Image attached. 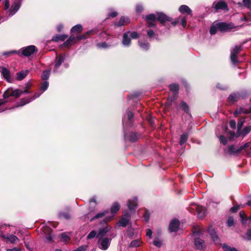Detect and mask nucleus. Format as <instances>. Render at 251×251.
I'll list each match as a JSON object with an SVG mask.
<instances>
[{"instance_id":"nucleus-20","label":"nucleus","mask_w":251,"mask_h":251,"mask_svg":"<svg viewBox=\"0 0 251 251\" xmlns=\"http://www.w3.org/2000/svg\"><path fill=\"white\" fill-rule=\"evenodd\" d=\"M245 123V119L244 118L240 119L237 124V131L236 137H239L241 135V128Z\"/></svg>"},{"instance_id":"nucleus-21","label":"nucleus","mask_w":251,"mask_h":251,"mask_svg":"<svg viewBox=\"0 0 251 251\" xmlns=\"http://www.w3.org/2000/svg\"><path fill=\"white\" fill-rule=\"evenodd\" d=\"M195 245L198 249L201 250L203 248L204 241L199 238L195 239Z\"/></svg>"},{"instance_id":"nucleus-11","label":"nucleus","mask_w":251,"mask_h":251,"mask_svg":"<svg viewBox=\"0 0 251 251\" xmlns=\"http://www.w3.org/2000/svg\"><path fill=\"white\" fill-rule=\"evenodd\" d=\"M42 231L46 235L47 240L49 242H51L52 241V237L50 235L52 231L51 228L49 226H44L42 228Z\"/></svg>"},{"instance_id":"nucleus-22","label":"nucleus","mask_w":251,"mask_h":251,"mask_svg":"<svg viewBox=\"0 0 251 251\" xmlns=\"http://www.w3.org/2000/svg\"><path fill=\"white\" fill-rule=\"evenodd\" d=\"M28 73L27 70L22 71L17 74V79L18 80H22L25 78Z\"/></svg>"},{"instance_id":"nucleus-31","label":"nucleus","mask_w":251,"mask_h":251,"mask_svg":"<svg viewBox=\"0 0 251 251\" xmlns=\"http://www.w3.org/2000/svg\"><path fill=\"white\" fill-rule=\"evenodd\" d=\"M120 205L117 202H114L111 207V212L113 214L116 213L120 209Z\"/></svg>"},{"instance_id":"nucleus-17","label":"nucleus","mask_w":251,"mask_h":251,"mask_svg":"<svg viewBox=\"0 0 251 251\" xmlns=\"http://www.w3.org/2000/svg\"><path fill=\"white\" fill-rule=\"evenodd\" d=\"M208 232L210 234L213 240L216 243H218L219 242V238L212 226L209 227Z\"/></svg>"},{"instance_id":"nucleus-3","label":"nucleus","mask_w":251,"mask_h":251,"mask_svg":"<svg viewBox=\"0 0 251 251\" xmlns=\"http://www.w3.org/2000/svg\"><path fill=\"white\" fill-rule=\"evenodd\" d=\"M213 7L215 9L216 12L219 10H228L227 4L224 1L221 0L218 2L215 1L213 4Z\"/></svg>"},{"instance_id":"nucleus-9","label":"nucleus","mask_w":251,"mask_h":251,"mask_svg":"<svg viewBox=\"0 0 251 251\" xmlns=\"http://www.w3.org/2000/svg\"><path fill=\"white\" fill-rule=\"evenodd\" d=\"M157 20L159 21L162 24H164L165 22L171 21L172 19L167 16L165 14L162 13H158L156 15Z\"/></svg>"},{"instance_id":"nucleus-16","label":"nucleus","mask_w":251,"mask_h":251,"mask_svg":"<svg viewBox=\"0 0 251 251\" xmlns=\"http://www.w3.org/2000/svg\"><path fill=\"white\" fill-rule=\"evenodd\" d=\"M1 73L3 77L8 81L10 82L11 76L9 71L6 68H2Z\"/></svg>"},{"instance_id":"nucleus-32","label":"nucleus","mask_w":251,"mask_h":251,"mask_svg":"<svg viewBox=\"0 0 251 251\" xmlns=\"http://www.w3.org/2000/svg\"><path fill=\"white\" fill-rule=\"evenodd\" d=\"M68 36L66 35H56L52 38V40L55 42H58L59 41H64L66 39H67Z\"/></svg>"},{"instance_id":"nucleus-15","label":"nucleus","mask_w":251,"mask_h":251,"mask_svg":"<svg viewBox=\"0 0 251 251\" xmlns=\"http://www.w3.org/2000/svg\"><path fill=\"white\" fill-rule=\"evenodd\" d=\"M129 221V216L128 213L124 215L119 221L120 226L123 227L126 226Z\"/></svg>"},{"instance_id":"nucleus-10","label":"nucleus","mask_w":251,"mask_h":251,"mask_svg":"<svg viewBox=\"0 0 251 251\" xmlns=\"http://www.w3.org/2000/svg\"><path fill=\"white\" fill-rule=\"evenodd\" d=\"M179 226V222L178 220L174 219L171 221L170 226L169 229L171 232L176 231Z\"/></svg>"},{"instance_id":"nucleus-59","label":"nucleus","mask_w":251,"mask_h":251,"mask_svg":"<svg viewBox=\"0 0 251 251\" xmlns=\"http://www.w3.org/2000/svg\"><path fill=\"white\" fill-rule=\"evenodd\" d=\"M220 140L222 143L224 145H226L227 144V140L226 138L223 135H221L219 137Z\"/></svg>"},{"instance_id":"nucleus-54","label":"nucleus","mask_w":251,"mask_h":251,"mask_svg":"<svg viewBox=\"0 0 251 251\" xmlns=\"http://www.w3.org/2000/svg\"><path fill=\"white\" fill-rule=\"evenodd\" d=\"M243 1L246 7L249 8L251 7V0H243Z\"/></svg>"},{"instance_id":"nucleus-62","label":"nucleus","mask_w":251,"mask_h":251,"mask_svg":"<svg viewBox=\"0 0 251 251\" xmlns=\"http://www.w3.org/2000/svg\"><path fill=\"white\" fill-rule=\"evenodd\" d=\"M236 122L234 120H231L229 122V126L231 128L234 129L236 127Z\"/></svg>"},{"instance_id":"nucleus-60","label":"nucleus","mask_w":251,"mask_h":251,"mask_svg":"<svg viewBox=\"0 0 251 251\" xmlns=\"http://www.w3.org/2000/svg\"><path fill=\"white\" fill-rule=\"evenodd\" d=\"M153 245L157 247H160L161 246V242L158 239L154 240L153 241Z\"/></svg>"},{"instance_id":"nucleus-48","label":"nucleus","mask_w":251,"mask_h":251,"mask_svg":"<svg viewBox=\"0 0 251 251\" xmlns=\"http://www.w3.org/2000/svg\"><path fill=\"white\" fill-rule=\"evenodd\" d=\"M181 107L185 112L188 113L189 112V107L186 103L182 102L181 104Z\"/></svg>"},{"instance_id":"nucleus-55","label":"nucleus","mask_w":251,"mask_h":251,"mask_svg":"<svg viewBox=\"0 0 251 251\" xmlns=\"http://www.w3.org/2000/svg\"><path fill=\"white\" fill-rule=\"evenodd\" d=\"M130 34V37L133 38V39H137L138 38H139V36L138 35V34L136 32H129Z\"/></svg>"},{"instance_id":"nucleus-53","label":"nucleus","mask_w":251,"mask_h":251,"mask_svg":"<svg viewBox=\"0 0 251 251\" xmlns=\"http://www.w3.org/2000/svg\"><path fill=\"white\" fill-rule=\"evenodd\" d=\"M227 225L228 226H231L234 225V220L232 217H229L227 221Z\"/></svg>"},{"instance_id":"nucleus-58","label":"nucleus","mask_w":251,"mask_h":251,"mask_svg":"<svg viewBox=\"0 0 251 251\" xmlns=\"http://www.w3.org/2000/svg\"><path fill=\"white\" fill-rule=\"evenodd\" d=\"M130 140L132 142H135L137 140L136 135L134 133H131L130 134Z\"/></svg>"},{"instance_id":"nucleus-38","label":"nucleus","mask_w":251,"mask_h":251,"mask_svg":"<svg viewBox=\"0 0 251 251\" xmlns=\"http://www.w3.org/2000/svg\"><path fill=\"white\" fill-rule=\"evenodd\" d=\"M188 139V135L186 134H183L181 135L180 139V144L183 145L184 144Z\"/></svg>"},{"instance_id":"nucleus-8","label":"nucleus","mask_w":251,"mask_h":251,"mask_svg":"<svg viewBox=\"0 0 251 251\" xmlns=\"http://www.w3.org/2000/svg\"><path fill=\"white\" fill-rule=\"evenodd\" d=\"M10 232V226L5 224L0 225V237L2 238L6 237L7 234Z\"/></svg>"},{"instance_id":"nucleus-19","label":"nucleus","mask_w":251,"mask_h":251,"mask_svg":"<svg viewBox=\"0 0 251 251\" xmlns=\"http://www.w3.org/2000/svg\"><path fill=\"white\" fill-rule=\"evenodd\" d=\"M129 23V20L127 17H121L119 21L116 24L117 26H120L127 25Z\"/></svg>"},{"instance_id":"nucleus-5","label":"nucleus","mask_w":251,"mask_h":251,"mask_svg":"<svg viewBox=\"0 0 251 251\" xmlns=\"http://www.w3.org/2000/svg\"><path fill=\"white\" fill-rule=\"evenodd\" d=\"M37 49L35 46L31 45L23 49L22 54L25 56H29L32 54Z\"/></svg>"},{"instance_id":"nucleus-41","label":"nucleus","mask_w":251,"mask_h":251,"mask_svg":"<svg viewBox=\"0 0 251 251\" xmlns=\"http://www.w3.org/2000/svg\"><path fill=\"white\" fill-rule=\"evenodd\" d=\"M75 39V38L73 36V35L70 36L69 38L64 43L65 46H67L72 44V42L74 41Z\"/></svg>"},{"instance_id":"nucleus-42","label":"nucleus","mask_w":251,"mask_h":251,"mask_svg":"<svg viewBox=\"0 0 251 251\" xmlns=\"http://www.w3.org/2000/svg\"><path fill=\"white\" fill-rule=\"evenodd\" d=\"M107 213V212H100L98 214H97L95 216H94L93 218H92L91 220V221H93L95 219H99V218H101L102 217H103L105 214L106 213Z\"/></svg>"},{"instance_id":"nucleus-34","label":"nucleus","mask_w":251,"mask_h":251,"mask_svg":"<svg viewBox=\"0 0 251 251\" xmlns=\"http://www.w3.org/2000/svg\"><path fill=\"white\" fill-rule=\"evenodd\" d=\"M23 94V90L20 89H16L13 90L12 89V95L13 97L19 98Z\"/></svg>"},{"instance_id":"nucleus-14","label":"nucleus","mask_w":251,"mask_h":251,"mask_svg":"<svg viewBox=\"0 0 251 251\" xmlns=\"http://www.w3.org/2000/svg\"><path fill=\"white\" fill-rule=\"evenodd\" d=\"M98 32V30L97 29H92L91 30L87 31L84 35L80 36H78L77 37V40H80L86 38H87L88 36L94 35Z\"/></svg>"},{"instance_id":"nucleus-44","label":"nucleus","mask_w":251,"mask_h":251,"mask_svg":"<svg viewBox=\"0 0 251 251\" xmlns=\"http://www.w3.org/2000/svg\"><path fill=\"white\" fill-rule=\"evenodd\" d=\"M61 240L63 242H67L70 240V238L65 233H62L61 235Z\"/></svg>"},{"instance_id":"nucleus-33","label":"nucleus","mask_w":251,"mask_h":251,"mask_svg":"<svg viewBox=\"0 0 251 251\" xmlns=\"http://www.w3.org/2000/svg\"><path fill=\"white\" fill-rule=\"evenodd\" d=\"M19 7L17 3H14L10 9V14L13 15L19 9Z\"/></svg>"},{"instance_id":"nucleus-30","label":"nucleus","mask_w":251,"mask_h":251,"mask_svg":"<svg viewBox=\"0 0 251 251\" xmlns=\"http://www.w3.org/2000/svg\"><path fill=\"white\" fill-rule=\"evenodd\" d=\"M239 98V95L237 94H232L228 97V100L230 102H234L238 100Z\"/></svg>"},{"instance_id":"nucleus-1","label":"nucleus","mask_w":251,"mask_h":251,"mask_svg":"<svg viewBox=\"0 0 251 251\" xmlns=\"http://www.w3.org/2000/svg\"><path fill=\"white\" fill-rule=\"evenodd\" d=\"M111 237H101L99 238L98 242V247L102 250H106L110 246Z\"/></svg>"},{"instance_id":"nucleus-43","label":"nucleus","mask_w":251,"mask_h":251,"mask_svg":"<svg viewBox=\"0 0 251 251\" xmlns=\"http://www.w3.org/2000/svg\"><path fill=\"white\" fill-rule=\"evenodd\" d=\"M178 22L180 21L181 25L182 26L185 28L186 26V18L184 17H179L178 18Z\"/></svg>"},{"instance_id":"nucleus-2","label":"nucleus","mask_w":251,"mask_h":251,"mask_svg":"<svg viewBox=\"0 0 251 251\" xmlns=\"http://www.w3.org/2000/svg\"><path fill=\"white\" fill-rule=\"evenodd\" d=\"M242 50L241 45L236 46L231 51L230 59L232 63L235 65L238 63L237 54Z\"/></svg>"},{"instance_id":"nucleus-64","label":"nucleus","mask_w":251,"mask_h":251,"mask_svg":"<svg viewBox=\"0 0 251 251\" xmlns=\"http://www.w3.org/2000/svg\"><path fill=\"white\" fill-rule=\"evenodd\" d=\"M144 217L145 220L146 222H148L149 221V218H150V214H149V212H148L147 211H146L144 214Z\"/></svg>"},{"instance_id":"nucleus-4","label":"nucleus","mask_w":251,"mask_h":251,"mask_svg":"<svg viewBox=\"0 0 251 251\" xmlns=\"http://www.w3.org/2000/svg\"><path fill=\"white\" fill-rule=\"evenodd\" d=\"M146 20L147 22L148 26L149 27L155 26L157 18L156 15L151 14L146 16Z\"/></svg>"},{"instance_id":"nucleus-63","label":"nucleus","mask_w":251,"mask_h":251,"mask_svg":"<svg viewBox=\"0 0 251 251\" xmlns=\"http://www.w3.org/2000/svg\"><path fill=\"white\" fill-rule=\"evenodd\" d=\"M249 146H250V143H246L243 146H242L240 147H239V150L240 151L242 150H244V149H245L246 148H248V147H249Z\"/></svg>"},{"instance_id":"nucleus-37","label":"nucleus","mask_w":251,"mask_h":251,"mask_svg":"<svg viewBox=\"0 0 251 251\" xmlns=\"http://www.w3.org/2000/svg\"><path fill=\"white\" fill-rule=\"evenodd\" d=\"M31 85L30 83H27L25 84V87L24 88V90L23 91V94H30L32 92L30 90Z\"/></svg>"},{"instance_id":"nucleus-24","label":"nucleus","mask_w":251,"mask_h":251,"mask_svg":"<svg viewBox=\"0 0 251 251\" xmlns=\"http://www.w3.org/2000/svg\"><path fill=\"white\" fill-rule=\"evenodd\" d=\"M82 31V27L80 25H77L73 26L71 30V32L75 34H79L81 33Z\"/></svg>"},{"instance_id":"nucleus-23","label":"nucleus","mask_w":251,"mask_h":251,"mask_svg":"<svg viewBox=\"0 0 251 251\" xmlns=\"http://www.w3.org/2000/svg\"><path fill=\"white\" fill-rule=\"evenodd\" d=\"M142 244V241L140 239H137L132 241L130 242L129 247L130 248H136L141 246Z\"/></svg>"},{"instance_id":"nucleus-18","label":"nucleus","mask_w":251,"mask_h":251,"mask_svg":"<svg viewBox=\"0 0 251 251\" xmlns=\"http://www.w3.org/2000/svg\"><path fill=\"white\" fill-rule=\"evenodd\" d=\"M137 199L136 198H134L133 200H129L128 201L127 206L130 210L134 209L136 208Z\"/></svg>"},{"instance_id":"nucleus-51","label":"nucleus","mask_w":251,"mask_h":251,"mask_svg":"<svg viewBox=\"0 0 251 251\" xmlns=\"http://www.w3.org/2000/svg\"><path fill=\"white\" fill-rule=\"evenodd\" d=\"M49 86V83L47 81L44 82L41 86V89L42 91H45L47 89Z\"/></svg>"},{"instance_id":"nucleus-28","label":"nucleus","mask_w":251,"mask_h":251,"mask_svg":"<svg viewBox=\"0 0 251 251\" xmlns=\"http://www.w3.org/2000/svg\"><path fill=\"white\" fill-rule=\"evenodd\" d=\"M39 96H40V94L35 93L32 98H30V99L29 98L22 99L21 100V101L23 102V103L22 104V105H23L26 103L29 102L32 100H34V99L39 97Z\"/></svg>"},{"instance_id":"nucleus-57","label":"nucleus","mask_w":251,"mask_h":251,"mask_svg":"<svg viewBox=\"0 0 251 251\" xmlns=\"http://www.w3.org/2000/svg\"><path fill=\"white\" fill-rule=\"evenodd\" d=\"M87 248V246L86 245L81 246L78 247L74 251H86Z\"/></svg>"},{"instance_id":"nucleus-29","label":"nucleus","mask_w":251,"mask_h":251,"mask_svg":"<svg viewBox=\"0 0 251 251\" xmlns=\"http://www.w3.org/2000/svg\"><path fill=\"white\" fill-rule=\"evenodd\" d=\"M129 32L124 33L123 35V44L125 46H128L130 43V39L128 37V34Z\"/></svg>"},{"instance_id":"nucleus-50","label":"nucleus","mask_w":251,"mask_h":251,"mask_svg":"<svg viewBox=\"0 0 251 251\" xmlns=\"http://www.w3.org/2000/svg\"><path fill=\"white\" fill-rule=\"evenodd\" d=\"M60 218L69 219L71 218L70 214L68 213H60L59 214Z\"/></svg>"},{"instance_id":"nucleus-49","label":"nucleus","mask_w":251,"mask_h":251,"mask_svg":"<svg viewBox=\"0 0 251 251\" xmlns=\"http://www.w3.org/2000/svg\"><path fill=\"white\" fill-rule=\"evenodd\" d=\"M139 45L141 48L145 50H147L149 48V44L148 43H140Z\"/></svg>"},{"instance_id":"nucleus-36","label":"nucleus","mask_w":251,"mask_h":251,"mask_svg":"<svg viewBox=\"0 0 251 251\" xmlns=\"http://www.w3.org/2000/svg\"><path fill=\"white\" fill-rule=\"evenodd\" d=\"M251 130V126H246L243 130L241 133V135H243V136H245Z\"/></svg>"},{"instance_id":"nucleus-7","label":"nucleus","mask_w":251,"mask_h":251,"mask_svg":"<svg viewBox=\"0 0 251 251\" xmlns=\"http://www.w3.org/2000/svg\"><path fill=\"white\" fill-rule=\"evenodd\" d=\"M193 208L196 210L199 218H203L205 216V209L202 206L195 204Z\"/></svg>"},{"instance_id":"nucleus-13","label":"nucleus","mask_w":251,"mask_h":251,"mask_svg":"<svg viewBox=\"0 0 251 251\" xmlns=\"http://www.w3.org/2000/svg\"><path fill=\"white\" fill-rule=\"evenodd\" d=\"M98 32V30L97 29H92L91 30L87 31L84 35L80 36H78L77 37V40H80L86 38H87L88 36L94 35Z\"/></svg>"},{"instance_id":"nucleus-47","label":"nucleus","mask_w":251,"mask_h":251,"mask_svg":"<svg viewBox=\"0 0 251 251\" xmlns=\"http://www.w3.org/2000/svg\"><path fill=\"white\" fill-rule=\"evenodd\" d=\"M218 29V28L217 27V24L216 25H213L211 27L210 29V33L211 34H215L217 30Z\"/></svg>"},{"instance_id":"nucleus-45","label":"nucleus","mask_w":251,"mask_h":251,"mask_svg":"<svg viewBox=\"0 0 251 251\" xmlns=\"http://www.w3.org/2000/svg\"><path fill=\"white\" fill-rule=\"evenodd\" d=\"M50 75V71H45L42 75V78L43 80H47L49 78Z\"/></svg>"},{"instance_id":"nucleus-25","label":"nucleus","mask_w":251,"mask_h":251,"mask_svg":"<svg viewBox=\"0 0 251 251\" xmlns=\"http://www.w3.org/2000/svg\"><path fill=\"white\" fill-rule=\"evenodd\" d=\"M110 227L109 226H107L105 228L100 229L99 231L97 237L98 238L101 237H104V235L106 234L110 230Z\"/></svg>"},{"instance_id":"nucleus-46","label":"nucleus","mask_w":251,"mask_h":251,"mask_svg":"<svg viewBox=\"0 0 251 251\" xmlns=\"http://www.w3.org/2000/svg\"><path fill=\"white\" fill-rule=\"evenodd\" d=\"M223 249L225 251H237L235 248H231L226 245H224L223 246Z\"/></svg>"},{"instance_id":"nucleus-40","label":"nucleus","mask_w":251,"mask_h":251,"mask_svg":"<svg viewBox=\"0 0 251 251\" xmlns=\"http://www.w3.org/2000/svg\"><path fill=\"white\" fill-rule=\"evenodd\" d=\"M170 89L172 92H177L179 89V86L176 84H173L170 85Z\"/></svg>"},{"instance_id":"nucleus-35","label":"nucleus","mask_w":251,"mask_h":251,"mask_svg":"<svg viewBox=\"0 0 251 251\" xmlns=\"http://www.w3.org/2000/svg\"><path fill=\"white\" fill-rule=\"evenodd\" d=\"M12 88H9L7 89L3 93V97L4 99L7 98L10 96H12Z\"/></svg>"},{"instance_id":"nucleus-52","label":"nucleus","mask_w":251,"mask_h":251,"mask_svg":"<svg viewBox=\"0 0 251 251\" xmlns=\"http://www.w3.org/2000/svg\"><path fill=\"white\" fill-rule=\"evenodd\" d=\"M97 235V232L95 230H93L87 236L88 239H91L94 238Z\"/></svg>"},{"instance_id":"nucleus-56","label":"nucleus","mask_w":251,"mask_h":251,"mask_svg":"<svg viewBox=\"0 0 251 251\" xmlns=\"http://www.w3.org/2000/svg\"><path fill=\"white\" fill-rule=\"evenodd\" d=\"M17 53V51L16 50H11L9 51L4 52L2 54L3 55H5V56H9L12 54H15V53Z\"/></svg>"},{"instance_id":"nucleus-6","label":"nucleus","mask_w":251,"mask_h":251,"mask_svg":"<svg viewBox=\"0 0 251 251\" xmlns=\"http://www.w3.org/2000/svg\"><path fill=\"white\" fill-rule=\"evenodd\" d=\"M218 30L222 31H226L229 29L233 28L234 26L232 24H227L226 23H219L217 24Z\"/></svg>"},{"instance_id":"nucleus-27","label":"nucleus","mask_w":251,"mask_h":251,"mask_svg":"<svg viewBox=\"0 0 251 251\" xmlns=\"http://www.w3.org/2000/svg\"><path fill=\"white\" fill-rule=\"evenodd\" d=\"M4 239L7 240L12 243H16L19 240L18 237L14 235H6V237L4 238Z\"/></svg>"},{"instance_id":"nucleus-26","label":"nucleus","mask_w":251,"mask_h":251,"mask_svg":"<svg viewBox=\"0 0 251 251\" xmlns=\"http://www.w3.org/2000/svg\"><path fill=\"white\" fill-rule=\"evenodd\" d=\"M64 57L61 55L56 57L55 60V64L54 66L56 69H58L62 63L64 61Z\"/></svg>"},{"instance_id":"nucleus-12","label":"nucleus","mask_w":251,"mask_h":251,"mask_svg":"<svg viewBox=\"0 0 251 251\" xmlns=\"http://www.w3.org/2000/svg\"><path fill=\"white\" fill-rule=\"evenodd\" d=\"M179 11L182 14H186L192 16V13L191 9L186 5H182L179 8Z\"/></svg>"},{"instance_id":"nucleus-61","label":"nucleus","mask_w":251,"mask_h":251,"mask_svg":"<svg viewBox=\"0 0 251 251\" xmlns=\"http://www.w3.org/2000/svg\"><path fill=\"white\" fill-rule=\"evenodd\" d=\"M99 48H106L108 47V45L105 42H102L101 43H99L97 45Z\"/></svg>"},{"instance_id":"nucleus-39","label":"nucleus","mask_w":251,"mask_h":251,"mask_svg":"<svg viewBox=\"0 0 251 251\" xmlns=\"http://www.w3.org/2000/svg\"><path fill=\"white\" fill-rule=\"evenodd\" d=\"M228 151L230 153H238L239 152H240V151L239 150V148H236L234 146H230L228 147Z\"/></svg>"}]
</instances>
